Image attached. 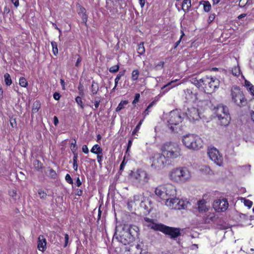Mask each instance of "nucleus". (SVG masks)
Segmentation results:
<instances>
[{
  "label": "nucleus",
  "instance_id": "nucleus-1",
  "mask_svg": "<svg viewBox=\"0 0 254 254\" xmlns=\"http://www.w3.org/2000/svg\"><path fill=\"white\" fill-rule=\"evenodd\" d=\"M139 235V228L136 226L124 225L121 230L116 229L113 239H117L124 245L134 241Z\"/></svg>",
  "mask_w": 254,
  "mask_h": 254
},
{
  "label": "nucleus",
  "instance_id": "nucleus-2",
  "mask_svg": "<svg viewBox=\"0 0 254 254\" xmlns=\"http://www.w3.org/2000/svg\"><path fill=\"white\" fill-rule=\"evenodd\" d=\"M169 176L170 179L174 182L185 183L190 179L191 175L187 168L179 167L172 170Z\"/></svg>",
  "mask_w": 254,
  "mask_h": 254
},
{
  "label": "nucleus",
  "instance_id": "nucleus-3",
  "mask_svg": "<svg viewBox=\"0 0 254 254\" xmlns=\"http://www.w3.org/2000/svg\"><path fill=\"white\" fill-rule=\"evenodd\" d=\"M183 144L189 149L197 150L202 148L203 141L197 135L194 134H187L183 136Z\"/></svg>",
  "mask_w": 254,
  "mask_h": 254
},
{
  "label": "nucleus",
  "instance_id": "nucleus-4",
  "mask_svg": "<svg viewBox=\"0 0 254 254\" xmlns=\"http://www.w3.org/2000/svg\"><path fill=\"white\" fill-rule=\"evenodd\" d=\"M162 151L166 155V158L175 159L181 155V150L176 143L168 142L164 144Z\"/></svg>",
  "mask_w": 254,
  "mask_h": 254
},
{
  "label": "nucleus",
  "instance_id": "nucleus-5",
  "mask_svg": "<svg viewBox=\"0 0 254 254\" xmlns=\"http://www.w3.org/2000/svg\"><path fill=\"white\" fill-rule=\"evenodd\" d=\"M215 113L221 126L226 127L229 124L231 118L228 108L226 106L222 104L219 105L215 108Z\"/></svg>",
  "mask_w": 254,
  "mask_h": 254
},
{
  "label": "nucleus",
  "instance_id": "nucleus-6",
  "mask_svg": "<svg viewBox=\"0 0 254 254\" xmlns=\"http://www.w3.org/2000/svg\"><path fill=\"white\" fill-rule=\"evenodd\" d=\"M130 176L133 182L140 187L146 184L149 180V176L147 172L142 169L132 171Z\"/></svg>",
  "mask_w": 254,
  "mask_h": 254
},
{
  "label": "nucleus",
  "instance_id": "nucleus-7",
  "mask_svg": "<svg viewBox=\"0 0 254 254\" xmlns=\"http://www.w3.org/2000/svg\"><path fill=\"white\" fill-rule=\"evenodd\" d=\"M219 80H193L191 83L200 90L210 93L217 88Z\"/></svg>",
  "mask_w": 254,
  "mask_h": 254
},
{
  "label": "nucleus",
  "instance_id": "nucleus-8",
  "mask_svg": "<svg viewBox=\"0 0 254 254\" xmlns=\"http://www.w3.org/2000/svg\"><path fill=\"white\" fill-rule=\"evenodd\" d=\"M232 101L237 106L243 107L247 103V99L239 87L234 86L232 87L231 93Z\"/></svg>",
  "mask_w": 254,
  "mask_h": 254
},
{
  "label": "nucleus",
  "instance_id": "nucleus-9",
  "mask_svg": "<svg viewBox=\"0 0 254 254\" xmlns=\"http://www.w3.org/2000/svg\"><path fill=\"white\" fill-rule=\"evenodd\" d=\"M183 117L180 111L176 109L171 111L168 117L167 126L172 132L176 131V126L181 123Z\"/></svg>",
  "mask_w": 254,
  "mask_h": 254
},
{
  "label": "nucleus",
  "instance_id": "nucleus-10",
  "mask_svg": "<svg viewBox=\"0 0 254 254\" xmlns=\"http://www.w3.org/2000/svg\"><path fill=\"white\" fill-rule=\"evenodd\" d=\"M151 168L160 170L163 168L167 163V160L165 155L161 153H156L150 158Z\"/></svg>",
  "mask_w": 254,
  "mask_h": 254
},
{
  "label": "nucleus",
  "instance_id": "nucleus-11",
  "mask_svg": "<svg viewBox=\"0 0 254 254\" xmlns=\"http://www.w3.org/2000/svg\"><path fill=\"white\" fill-rule=\"evenodd\" d=\"M153 227L166 235H169L172 239H175L181 235L180 228L171 227L164 224H162V225H154Z\"/></svg>",
  "mask_w": 254,
  "mask_h": 254
},
{
  "label": "nucleus",
  "instance_id": "nucleus-12",
  "mask_svg": "<svg viewBox=\"0 0 254 254\" xmlns=\"http://www.w3.org/2000/svg\"><path fill=\"white\" fill-rule=\"evenodd\" d=\"M166 204L171 209L178 210L185 209L186 206L185 202L182 199H180L176 197V196L174 197L167 199L166 201Z\"/></svg>",
  "mask_w": 254,
  "mask_h": 254
},
{
  "label": "nucleus",
  "instance_id": "nucleus-13",
  "mask_svg": "<svg viewBox=\"0 0 254 254\" xmlns=\"http://www.w3.org/2000/svg\"><path fill=\"white\" fill-rule=\"evenodd\" d=\"M208 155L210 159L216 165L221 166L223 164V157L220 155L219 151L215 148H212L208 150Z\"/></svg>",
  "mask_w": 254,
  "mask_h": 254
},
{
  "label": "nucleus",
  "instance_id": "nucleus-14",
  "mask_svg": "<svg viewBox=\"0 0 254 254\" xmlns=\"http://www.w3.org/2000/svg\"><path fill=\"white\" fill-rule=\"evenodd\" d=\"M228 201L225 198L215 200L213 204V207L215 211L218 212L225 211L228 207Z\"/></svg>",
  "mask_w": 254,
  "mask_h": 254
},
{
  "label": "nucleus",
  "instance_id": "nucleus-15",
  "mask_svg": "<svg viewBox=\"0 0 254 254\" xmlns=\"http://www.w3.org/2000/svg\"><path fill=\"white\" fill-rule=\"evenodd\" d=\"M186 114L190 121H197L200 118L198 110L194 107L189 108Z\"/></svg>",
  "mask_w": 254,
  "mask_h": 254
},
{
  "label": "nucleus",
  "instance_id": "nucleus-16",
  "mask_svg": "<svg viewBox=\"0 0 254 254\" xmlns=\"http://www.w3.org/2000/svg\"><path fill=\"white\" fill-rule=\"evenodd\" d=\"M166 195L167 199L174 197L177 195L176 187L171 184L165 185Z\"/></svg>",
  "mask_w": 254,
  "mask_h": 254
},
{
  "label": "nucleus",
  "instance_id": "nucleus-17",
  "mask_svg": "<svg viewBox=\"0 0 254 254\" xmlns=\"http://www.w3.org/2000/svg\"><path fill=\"white\" fill-rule=\"evenodd\" d=\"M209 206L206 205V201L202 199L197 201L196 209L199 213H203L208 211Z\"/></svg>",
  "mask_w": 254,
  "mask_h": 254
},
{
  "label": "nucleus",
  "instance_id": "nucleus-18",
  "mask_svg": "<svg viewBox=\"0 0 254 254\" xmlns=\"http://www.w3.org/2000/svg\"><path fill=\"white\" fill-rule=\"evenodd\" d=\"M47 241L43 235H40L38 240V249L39 251L44 252L46 249Z\"/></svg>",
  "mask_w": 254,
  "mask_h": 254
},
{
  "label": "nucleus",
  "instance_id": "nucleus-19",
  "mask_svg": "<svg viewBox=\"0 0 254 254\" xmlns=\"http://www.w3.org/2000/svg\"><path fill=\"white\" fill-rule=\"evenodd\" d=\"M140 196V197L141 198V200L140 203V206L145 210L147 212H149L151 208L150 206L151 201L147 198H143L141 195Z\"/></svg>",
  "mask_w": 254,
  "mask_h": 254
},
{
  "label": "nucleus",
  "instance_id": "nucleus-20",
  "mask_svg": "<svg viewBox=\"0 0 254 254\" xmlns=\"http://www.w3.org/2000/svg\"><path fill=\"white\" fill-rule=\"evenodd\" d=\"M155 194L161 199L166 200L167 201V197L165 192V186H159L155 189Z\"/></svg>",
  "mask_w": 254,
  "mask_h": 254
},
{
  "label": "nucleus",
  "instance_id": "nucleus-21",
  "mask_svg": "<svg viewBox=\"0 0 254 254\" xmlns=\"http://www.w3.org/2000/svg\"><path fill=\"white\" fill-rule=\"evenodd\" d=\"M78 14L82 18V22L84 24L86 25L88 16L86 14L85 8L81 6H79V8L78 9Z\"/></svg>",
  "mask_w": 254,
  "mask_h": 254
},
{
  "label": "nucleus",
  "instance_id": "nucleus-22",
  "mask_svg": "<svg viewBox=\"0 0 254 254\" xmlns=\"http://www.w3.org/2000/svg\"><path fill=\"white\" fill-rule=\"evenodd\" d=\"M178 80H171V82H169L167 84L164 85L161 89L162 90V93L164 94L165 92H167L170 89L178 85H180L181 83H176V81Z\"/></svg>",
  "mask_w": 254,
  "mask_h": 254
},
{
  "label": "nucleus",
  "instance_id": "nucleus-23",
  "mask_svg": "<svg viewBox=\"0 0 254 254\" xmlns=\"http://www.w3.org/2000/svg\"><path fill=\"white\" fill-rule=\"evenodd\" d=\"M232 74L236 78H239L240 79L244 78V75L241 73L240 67L235 66L232 69Z\"/></svg>",
  "mask_w": 254,
  "mask_h": 254
},
{
  "label": "nucleus",
  "instance_id": "nucleus-24",
  "mask_svg": "<svg viewBox=\"0 0 254 254\" xmlns=\"http://www.w3.org/2000/svg\"><path fill=\"white\" fill-rule=\"evenodd\" d=\"M144 219V221L148 223V224L147 225V226L148 227L150 228L151 229H153L155 231H159V230H156V229L153 228V226H154V225H162V224H158V223H155L154 220L149 218H147V217H145Z\"/></svg>",
  "mask_w": 254,
  "mask_h": 254
},
{
  "label": "nucleus",
  "instance_id": "nucleus-25",
  "mask_svg": "<svg viewBox=\"0 0 254 254\" xmlns=\"http://www.w3.org/2000/svg\"><path fill=\"white\" fill-rule=\"evenodd\" d=\"M130 246V249L132 252H134V254H141L142 252V244H137L135 246Z\"/></svg>",
  "mask_w": 254,
  "mask_h": 254
},
{
  "label": "nucleus",
  "instance_id": "nucleus-26",
  "mask_svg": "<svg viewBox=\"0 0 254 254\" xmlns=\"http://www.w3.org/2000/svg\"><path fill=\"white\" fill-rule=\"evenodd\" d=\"M91 152L95 154H102L103 149L98 144H95L91 148Z\"/></svg>",
  "mask_w": 254,
  "mask_h": 254
},
{
  "label": "nucleus",
  "instance_id": "nucleus-27",
  "mask_svg": "<svg viewBox=\"0 0 254 254\" xmlns=\"http://www.w3.org/2000/svg\"><path fill=\"white\" fill-rule=\"evenodd\" d=\"M191 6L190 0H184L182 5V9L184 11H188Z\"/></svg>",
  "mask_w": 254,
  "mask_h": 254
},
{
  "label": "nucleus",
  "instance_id": "nucleus-28",
  "mask_svg": "<svg viewBox=\"0 0 254 254\" xmlns=\"http://www.w3.org/2000/svg\"><path fill=\"white\" fill-rule=\"evenodd\" d=\"M245 86H246L247 90L249 91L251 95L254 97V86L248 80H245Z\"/></svg>",
  "mask_w": 254,
  "mask_h": 254
},
{
  "label": "nucleus",
  "instance_id": "nucleus-29",
  "mask_svg": "<svg viewBox=\"0 0 254 254\" xmlns=\"http://www.w3.org/2000/svg\"><path fill=\"white\" fill-rule=\"evenodd\" d=\"M41 108V104L39 101H35L32 106V112L33 114L36 113L38 112Z\"/></svg>",
  "mask_w": 254,
  "mask_h": 254
},
{
  "label": "nucleus",
  "instance_id": "nucleus-30",
  "mask_svg": "<svg viewBox=\"0 0 254 254\" xmlns=\"http://www.w3.org/2000/svg\"><path fill=\"white\" fill-rule=\"evenodd\" d=\"M128 104V101L127 100L121 101V102L119 104L118 107H117L116 111L117 112H119L125 108V106H126Z\"/></svg>",
  "mask_w": 254,
  "mask_h": 254
},
{
  "label": "nucleus",
  "instance_id": "nucleus-31",
  "mask_svg": "<svg viewBox=\"0 0 254 254\" xmlns=\"http://www.w3.org/2000/svg\"><path fill=\"white\" fill-rule=\"evenodd\" d=\"M140 196L139 195H134V200L129 201L127 203V207L129 210H131V208L132 207V205L133 203H135V201L139 200Z\"/></svg>",
  "mask_w": 254,
  "mask_h": 254
},
{
  "label": "nucleus",
  "instance_id": "nucleus-32",
  "mask_svg": "<svg viewBox=\"0 0 254 254\" xmlns=\"http://www.w3.org/2000/svg\"><path fill=\"white\" fill-rule=\"evenodd\" d=\"M33 165L35 169L40 170L43 168V164L38 160H35L33 162Z\"/></svg>",
  "mask_w": 254,
  "mask_h": 254
},
{
  "label": "nucleus",
  "instance_id": "nucleus-33",
  "mask_svg": "<svg viewBox=\"0 0 254 254\" xmlns=\"http://www.w3.org/2000/svg\"><path fill=\"white\" fill-rule=\"evenodd\" d=\"M203 4L204 11L208 12L211 10V6L208 1H203Z\"/></svg>",
  "mask_w": 254,
  "mask_h": 254
},
{
  "label": "nucleus",
  "instance_id": "nucleus-34",
  "mask_svg": "<svg viewBox=\"0 0 254 254\" xmlns=\"http://www.w3.org/2000/svg\"><path fill=\"white\" fill-rule=\"evenodd\" d=\"M137 51V53L140 55H143L144 53L145 48L143 45V43L138 44Z\"/></svg>",
  "mask_w": 254,
  "mask_h": 254
},
{
  "label": "nucleus",
  "instance_id": "nucleus-35",
  "mask_svg": "<svg viewBox=\"0 0 254 254\" xmlns=\"http://www.w3.org/2000/svg\"><path fill=\"white\" fill-rule=\"evenodd\" d=\"M155 102L153 101L151 103L149 104V105L148 106L146 110L144 111V112L143 113V115L144 117L145 118L147 115L149 114L150 111L149 109L154 105Z\"/></svg>",
  "mask_w": 254,
  "mask_h": 254
},
{
  "label": "nucleus",
  "instance_id": "nucleus-36",
  "mask_svg": "<svg viewBox=\"0 0 254 254\" xmlns=\"http://www.w3.org/2000/svg\"><path fill=\"white\" fill-rule=\"evenodd\" d=\"M51 45L53 48V54L56 56L58 54V45L56 42H52Z\"/></svg>",
  "mask_w": 254,
  "mask_h": 254
},
{
  "label": "nucleus",
  "instance_id": "nucleus-37",
  "mask_svg": "<svg viewBox=\"0 0 254 254\" xmlns=\"http://www.w3.org/2000/svg\"><path fill=\"white\" fill-rule=\"evenodd\" d=\"M48 176L51 177L53 179H56L57 176V174L56 173V172L53 170V169L49 168V173H48Z\"/></svg>",
  "mask_w": 254,
  "mask_h": 254
},
{
  "label": "nucleus",
  "instance_id": "nucleus-38",
  "mask_svg": "<svg viewBox=\"0 0 254 254\" xmlns=\"http://www.w3.org/2000/svg\"><path fill=\"white\" fill-rule=\"evenodd\" d=\"M143 122V119L141 120L137 125L136 126L134 130H133L132 132V135H135L138 132V131L139 130L140 126H141L142 122Z\"/></svg>",
  "mask_w": 254,
  "mask_h": 254
},
{
  "label": "nucleus",
  "instance_id": "nucleus-39",
  "mask_svg": "<svg viewBox=\"0 0 254 254\" xmlns=\"http://www.w3.org/2000/svg\"><path fill=\"white\" fill-rule=\"evenodd\" d=\"M81 97L82 96H77L75 98V102L77 103L78 105H79L81 108L83 109L84 108V104L83 103Z\"/></svg>",
  "mask_w": 254,
  "mask_h": 254
},
{
  "label": "nucleus",
  "instance_id": "nucleus-40",
  "mask_svg": "<svg viewBox=\"0 0 254 254\" xmlns=\"http://www.w3.org/2000/svg\"><path fill=\"white\" fill-rule=\"evenodd\" d=\"M200 170L202 172H204L205 174H210V173L211 172V170L210 168L209 167L206 166H203L201 168Z\"/></svg>",
  "mask_w": 254,
  "mask_h": 254
},
{
  "label": "nucleus",
  "instance_id": "nucleus-41",
  "mask_svg": "<svg viewBox=\"0 0 254 254\" xmlns=\"http://www.w3.org/2000/svg\"><path fill=\"white\" fill-rule=\"evenodd\" d=\"M100 101V98L99 97H96L94 99V102L92 101V102L94 103L95 109H96L99 107Z\"/></svg>",
  "mask_w": 254,
  "mask_h": 254
},
{
  "label": "nucleus",
  "instance_id": "nucleus-42",
  "mask_svg": "<svg viewBox=\"0 0 254 254\" xmlns=\"http://www.w3.org/2000/svg\"><path fill=\"white\" fill-rule=\"evenodd\" d=\"M78 89L79 90V94L81 96H83L84 95V86L81 83H79V84L78 87Z\"/></svg>",
  "mask_w": 254,
  "mask_h": 254
},
{
  "label": "nucleus",
  "instance_id": "nucleus-43",
  "mask_svg": "<svg viewBox=\"0 0 254 254\" xmlns=\"http://www.w3.org/2000/svg\"><path fill=\"white\" fill-rule=\"evenodd\" d=\"M38 193L39 196H40V197L41 198H42V199H45L46 198L47 194L42 190H41V189L39 190L38 191Z\"/></svg>",
  "mask_w": 254,
  "mask_h": 254
},
{
  "label": "nucleus",
  "instance_id": "nucleus-44",
  "mask_svg": "<svg viewBox=\"0 0 254 254\" xmlns=\"http://www.w3.org/2000/svg\"><path fill=\"white\" fill-rule=\"evenodd\" d=\"M131 246H127L125 248L124 254H134V252H132L130 249Z\"/></svg>",
  "mask_w": 254,
  "mask_h": 254
},
{
  "label": "nucleus",
  "instance_id": "nucleus-45",
  "mask_svg": "<svg viewBox=\"0 0 254 254\" xmlns=\"http://www.w3.org/2000/svg\"><path fill=\"white\" fill-rule=\"evenodd\" d=\"M214 217L215 216L214 214H210L208 215L205 219V222L209 223L210 221H213Z\"/></svg>",
  "mask_w": 254,
  "mask_h": 254
},
{
  "label": "nucleus",
  "instance_id": "nucleus-46",
  "mask_svg": "<svg viewBox=\"0 0 254 254\" xmlns=\"http://www.w3.org/2000/svg\"><path fill=\"white\" fill-rule=\"evenodd\" d=\"M119 69V66L118 65H115L114 66H112V67H111L109 69V71L111 72H116L118 71Z\"/></svg>",
  "mask_w": 254,
  "mask_h": 254
},
{
  "label": "nucleus",
  "instance_id": "nucleus-47",
  "mask_svg": "<svg viewBox=\"0 0 254 254\" xmlns=\"http://www.w3.org/2000/svg\"><path fill=\"white\" fill-rule=\"evenodd\" d=\"M65 180L69 184H73V180H72L71 177H70V175L68 174H67L65 175Z\"/></svg>",
  "mask_w": 254,
  "mask_h": 254
},
{
  "label": "nucleus",
  "instance_id": "nucleus-48",
  "mask_svg": "<svg viewBox=\"0 0 254 254\" xmlns=\"http://www.w3.org/2000/svg\"><path fill=\"white\" fill-rule=\"evenodd\" d=\"M140 98V94L139 93H136L134 96V100L132 101V104L135 105L138 102Z\"/></svg>",
  "mask_w": 254,
  "mask_h": 254
},
{
  "label": "nucleus",
  "instance_id": "nucleus-49",
  "mask_svg": "<svg viewBox=\"0 0 254 254\" xmlns=\"http://www.w3.org/2000/svg\"><path fill=\"white\" fill-rule=\"evenodd\" d=\"M244 204L249 208H251L253 205V202L249 199H245Z\"/></svg>",
  "mask_w": 254,
  "mask_h": 254
},
{
  "label": "nucleus",
  "instance_id": "nucleus-50",
  "mask_svg": "<svg viewBox=\"0 0 254 254\" xmlns=\"http://www.w3.org/2000/svg\"><path fill=\"white\" fill-rule=\"evenodd\" d=\"M10 124L12 127H16L17 126L16 122L15 119L10 118Z\"/></svg>",
  "mask_w": 254,
  "mask_h": 254
},
{
  "label": "nucleus",
  "instance_id": "nucleus-51",
  "mask_svg": "<svg viewBox=\"0 0 254 254\" xmlns=\"http://www.w3.org/2000/svg\"><path fill=\"white\" fill-rule=\"evenodd\" d=\"M139 74V71L138 70H134L132 72V76L133 79H137L138 76Z\"/></svg>",
  "mask_w": 254,
  "mask_h": 254
},
{
  "label": "nucleus",
  "instance_id": "nucleus-52",
  "mask_svg": "<svg viewBox=\"0 0 254 254\" xmlns=\"http://www.w3.org/2000/svg\"><path fill=\"white\" fill-rule=\"evenodd\" d=\"M97 161L99 163V164L101 165H102V162L103 160V153L102 154H97Z\"/></svg>",
  "mask_w": 254,
  "mask_h": 254
},
{
  "label": "nucleus",
  "instance_id": "nucleus-53",
  "mask_svg": "<svg viewBox=\"0 0 254 254\" xmlns=\"http://www.w3.org/2000/svg\"><path fill=\"white\" fill-rule=\"evenodd\" d=\"M248 0H240L239 3V6L243 7L248 3Z\"/></svg>",
  "mask_w": 254,
  "mask_h": 254
},
{
  "label": "nucleus",
  "instance_id": "nucleus-54",
  "mask_svg": "<svg viewBox=\"0 0 254 254\" xmlns=\"http://www.w3.org/2000/svg\"><path fill=\"white\" fill-rule=\"evenodd\" d=\"M164 63L163 62H160L158 64H157L155 66L156 70L161 69L163 68L164 66Z\"/></svg>",
  "mask_w": 254,
  "mask_h": 254
},
{
  "label": "nucleus",
  "instance_id": "nucleus-55",
  "mask_svg": "<svg viewBox=\"0 0 254 254\" xmlns=\"http://www.w3.org/2000/svg\"><path fill=\"white\" fill-rule=\"evenodd\" d=\"M64 241H65L64 247L65 248L67 247L68 243L69 236L67 234H64Z\"/></svg>",
  "mask_w": 254,
  "mask_h": 254
},
{
  "label": "nucleus",
  "instance_id": "nucleus-56",
  "mask_svg": "<svg viewBox=\"0 0 254 254\" xmlns=\"http://www.w3.org/2000/svg\"><path fill=\"white\" fill-rule=\"evenodd\" d=\"M9 195L14 199H16V196L17 195L16 191L14 190H10L9 191Z\"/></svg>",
  "mask_w": 254,
  "mask_h": 254
},
{
  "label": "nucleus",
  "instance_id": "nucleus-57",
  "mask_svg": "<svg viewBox=\"0 0 254 254\" xmlns=\"http://www.w3.org/2000/svg\"><path fill=\"white\" fill-rule=\"evenodd\" d=\"M181 33H182V35L181 36L180 39L175 44V47H174L175 48H176L180 44L182 37L185 35V34L183 30H181Z\"/></svg>",
  "mask_w": 254,
  "mask_h": 254
},
{
  "label": "nucleus",
  "instance_id": "nucleus-58",
  "mask_svg": "<svg viewBox=\"0 0 254 254\" xmlns=\"http://www.w3.org/2000/svg\"><path fill=\"white\" fill-rule=\"evenodd\" d=\"M19 84L21 86L24 87H26L28 85L27 80H19Z\"/></svg>",
  "mask_w": 254,
  "mask_h": 254
},
{
  "label": "nucleus",
  "instance_id": "nucleus-59",
  "mask_svg": "<svg viewBox=\"0 0 254 254\" xmlns=\"http://www.w3.org/2000/svg\"><path fill=\"white\" fill-rule=\"evenodd\" d=\"M126 162L125 161V159H124L123 161L122 162L120 166V171H123L125 168V166L126 164Z\"/></svg>",
  "mask_w": 254,
  "mask_h": 254
},
{
  "label": "nucleus",
  "instance_id": "nucleus-60",
  "mask_svg": "<svg viewBox=\"0 0 254 254\" xmlns=\"http://www.w3.org/2000/svg\"><path fill=\"white\" fill-rule=\"evenodd\" d=\"M82 150L85 154H87L89 152V150L86 145H83L82 146Z\"/></svg>",
  "mask_w": 254,
  "mask_h": 254
},
{
  "label": "nucleus",
  "instance_id": "nucleus-61",
  "mask_svg": "<svg viewBox=\"0 0 254 254\" xmlns=\"http://www.w3.org/2000/svg\"><path fill=\"white\" fill-rule=\"evenodd\" d=\"M215 17V14H214V13L211 14L209 15V18H208V21H209V22H212L214 20Z\"/></svg>",
  "mask_w": 254,
  "mask_h": 254
},
{
  "label": "nucleus",
  "instance_id": "nucleus-62",
  "mask_svg": "<svg viewBox=\"0 0 254 254\" xmlns=\"http://www.w3.org/2000/svg\"><path fill=\"white\" fill-rule=\"evenodd\" d=\"M54 98L56 100H59L61 97V95L59 93H57V92H55L54 94Z\"/></svg>",
  "mask_w": 254,
  "mask_h": 254
},
{
  "label": "nucleus",
  "instance_id": "nucleus-63",
  "mask_svg": "<svg viewBox=\"0 0 254 254\" xmlns=\"http://www.w3.org/2000/svg\"><path fill=\"white\" fill-rule=\"evenodd\" d=\"M73 161H77V158H78V153L77 152H75L74 151H73Z\"/></svg>",
  "mask_w": 254,
  "mask_h": 254
},
{
  "label": "nucleus",
  "instance_id": "nucleus-64",
  "mask_svg": "<svg viewBox=\"0 0 254 254\" xmlns=\"http://www.w3.org/2000/svg\"><path fill=\"white\" fill-rule=\"evenodd\" d=\"M11 1L15 7H17L19 6V0H11Z\"/></svg>",
  "mask_w": 254,
  "mask_h": 254
}]
</instances>
